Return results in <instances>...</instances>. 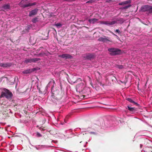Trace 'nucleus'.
I'll list each match as a JSON object with an SVG mask.
<instances>
[{
	"label": "nucleus",
	"instance_id": "nucleus-1",
	"mask_svg": "<svg viewBox=\"0 0 152 152\" xmlns=\"http://www.w3.org/2000/svg\"><path fill=\"white\" fill-rule=\"evenodd\" d=\"M51 92L52 94L51 98L53 101H56V100H60L62 98V92L58 89H55L54 86H53L52 88Z\"/></svg>",
	"mask_w": 152,
	"mask_h": 152
},
{
	"label": "nucleus",
	"instance_id": "nucleus-2",
	"mask_svg": "<svg viewBox=\"0 0 152 152\" xmlns=\"http://www.w3.org/2000/svg\"><path fill=\"white\" fill-rule=\"evenodd\" d=\"M12 96V93L6 88H4V91L1 93V96L2 97H5L7 99L11 98Z\"/></svg>",
	"mask_w": 152,
	"mask_h": 152
},
{
	"label": "nucleus",
	"instance_id": "nucleus-3",
	"mask_svg": "<svg viewBox=\"0 0 152 152\" xmlns=\"http://www.w3.org/2000/svg\"><path fill=\"white\" fill-rule=\"evenodd\" d=\"M27 1V0H22L19 3V5L21 7L23 8H25L28 7H31L34 5H35L37 4V3L36 2H34L32 3H28V4H25L26 3V2Z\"/></svg>",
	"mask_w": 152,
	"mask_h": 152
},
{
	"label": "nucleus",
	"instance_id": "nucleus-4",
	"mask_svg": "<svg viewBox=\"0 0 152 152\" xmlns=\"http://www.w3.org/2000/svg\"><path fill=\"white\" fill-rule=\"evenodd\" d=\"M108 51L110 52V54L111 56H115L120 54L121 53V50L119 49L111 48H109Z\"/></svg>",
	"mask_w": 152,
	"mask_h": 152
},
{
	"label": "nucleus",
	"instance_id": "nucleus-5",
	"mask_svg": "<svg viewBox=\"0 0 152 152\" xmlns=\"http://www.w3.org/2000/svg\"><path fill=\"white\" fill-rule=\"evenodd\" d=\"M84 87L85 86L83 83H81L80 84H78L76 86V91L77 92H81L83 91Z\"/></svg>",
	"mask_w": 152,
	"mask_h": 152
},
{
	"label": "nucleus",
	"instance_id": "nucleus-6",
	"mask_svg": "<svg viewBox=\"0 0 152 152\" xmlns=\"http://www.w3.org/2000/svg\"><path fill=\"white\" fill-rule=\"evenodd\" d=\"M40 60V59L39 58H27L26 59L24 62L26 64L28 63H31L32 62H36L39 61Z\"/></svg>",
	"mask_w": 152,
	"mask_h": 152
},
{
	"label": "nucleus",
	"instance_id": "nucleus-7",
	"mask_svg": "<svg viewBox=\"0 0 152 152\" xmlns=\"http://www.w3.org/2000/svg\"><path fill=\"white\" fill-rule=\"evenodd\" d=\"M117 23V21L115 20H113L112 21H102L101 22V23L105 24L107 25H114Z\"/></svg>",
	"mask_w": 152,
	"mask_h": 152
},
{
	"label": "nucleus",
	"instance_id": "nucleus-8",
	"mask_svg": "<svg viewBox=\"0 0 152 152\" xmlns=\"http://www.w3.org/2000/svg\"><path fill=\"white\" fill-rule=\"evenodd\" d=\"M38 9L37 8H35L31 11H30L28 14V16L29 17H32L34 15H35L37 14Z\"/></svg>",
	"mask_w": 152,
	"mask_h": 152
},
{
	"label": "nucleus",
	"instance_id": "nucleus-9",
	"mask_svg": "<svg viewBox=\"0 0 152 152\" xmlns=\"http://www.w3.org/2000/svg\"><path fill=\"white\" fill-rule=\"evenodd\" d=\"M94 55L92 54L88 53L84 56V58L86 59L91 60L94 57Z\"/></svg>",
	"mask_w": 152,
	"mask_h": 152
},
{
	"label": "nucleus",
	"instance_id": "nucleus-10",
	"mask_svg": "<svg viewBox=\"0 0 152 152\" xmlns=\"http://www.w3.org/2000/svg\"><path fill=\"white\" fill-rule=\"evenodd\" d=\"M59 56L60 57H61L63 58H65V59H71L73 58L72 56L71 55L67 54H63L62 55H59Z\"/></svg>",
	"mask_w": 152,
	"mask_h": 152
},
{
	"label": "nucleus",
	"instance_id": "nucleus-11",
	"mask_svg": "<svg viewBox=\"0 0 152 152\" xmlns=\"http://www.w3.org/2000/svg\"><path fill=\"white\" fill-rule=\"evenodd\" d=\"M109 39L110 38H107L105 36H104V37H100L98 39V40L99 41L102 42H107V41H109L111 42L112 41L110 40Z\"/></svg>",
	"mask_w": 152,
	"mask_h": 152
},
{
	"label": "nucleus",
	"instance_id": "nucleus-12",
	"mask_svg": "<svg viewBox=\"0 0 152 152\" xmlns=\"http://www.w3.org/2000/svg\"><path fill=\"white\" fill-rule=\"evenodd\" d=\"M12 65V64L11 63H0V66L3 67L4 68H6L10 67Z\"/></svg>",
	"mask_w": 152,
	"mask_h": 152
},
{
	"label": "nucleus",
	"instance_id": "nucleus-13",
	"mask_svg": "<svg viewBox=\"0 0 152 152\" xmlns=\"http://www.w3.org/2000/svg\"><path fill=\"white\" fill-rule=\"evenodd\" d=\"M149 6L145 5L142 6L141 8V10L142 11L145 12L147 11L148 12Z\"/></svg>",
	"mask_w": 152,
	"mask_h": 152
},
{
	"label": "nucleus",
	"instance_id": "nucleus-14",
	"mask_svg": "<svg viewBox=\"0 0 152 152\" xmlns=\"http://www.w3.org/2000/svg\"><path fill=\"white\" fill-rule=\"evenodd\" d=\"M98 20V19L96 18H91L88 20L89 22L90 23H92L93 24L94 23L96 22Z\"/></svg>",
	"mask_w": 152,
	"mask_h": 152
},
{
	"label": "nucleus",
	"instance_id": "nucleus-15",
	"mask_svg": "<svg viewBox=\"0 0 152 152\" xmlns=\"http://www.w3.org/2000/svg\"><path fill=\"white\" fill-rule=\"evenodd\" d=\"M126 99L127 101H128L131 102L132 103H133L135 104H136L137 105H138V104L137 103H136V102H134V101H133L131 98H127V99Z\"/></svg>",
	"mask_w": 152,
	"mask_h": 152
},
{
	"label": "nucleus",
	"instance_id": "nucleus-16",
	"mask_svg": "<svg viewBox=\"0 0 152 152\" xmlns=\"http://www.w3.org/2000/svg\"><path fill=\"white\" fill-rule=\"evenodd\" d=\"M130 3V1H125L122 2L121 3H120L118 4L120 5H122L126 4H127L129 3Z\"/></svg>",
	"mask_w": 152,
	"mask_h": 152
},
{
	"label": "nucleus",
	"instance_id": "nucleus-17",
	"mask_svg": "<svg viewBox=\"0 0 152 152\" xmlns=\"http://www.w3.org/2000/svg\"><path fill=\"white\" fill-rule=\"evenodd\" d=\"M32 72V71L30 69H27L23 71V74H27L30 73L31 72Z\"/></svg>",
	"mask_w": 152,
	"mask_h": 152
},
{
	"label": "nucleus",
	"instance_id": "nucleus-18",
	"mask_svg": "<svg viewBox=\"0 0 152 152\" xmlns=\"http://www.w3.org/2000/svg\"><path fill=\"white\" fill-rule=\"evenodd\" d=\"M3 8L5 10L9 9L10 8V5L8 4L5 5L3 6Z\"/></svg>",
	"mask_w": 152,
	"mask_h": 152
},
{
	"label": "nucleus",
	"instance_id": "nucleus-19",
	"mask_svg": "<svg viewBox=\"0 0 152 152\" xmlns=\"http://www.w3.org/2000/svg\"><path fill=\"white\" fill-rule=\"evenodd\" d=\"M148 13H152V6H149Z\"/></svg>",
	"mask_w": 152,
	"mask_h": 152
},
{
	"label": "nucleus",
	"instance_id": "nucleus-20",
	"mask_svg": "<svg viewBox=\"0 0 152 152\" xmlns=\"http://www.w3.org/2000/svg\"><path fill=\"white\" fill-rule=\"evenodd\" d=\"M31 20L32 22L33 23H36L38 21V18H34L32 20Z\"/></svg>",
	"mask_w": 152,
	"mask_h": 152
},
{
	"label": "nucleus",
	"instance_id": "nucleus-21",
	"mask_svg": "<svg viewBox=\"0 0 152 152\" xmlns=\"http://www.w3.org/2000/svg\"><path fill=\"white\" fill-rule=\"evenodd\" d=\"M116 68L119 69H121L123 68V66L122 65H117L116 66Z\"/></svg>",
	"mask_w": 152,
	"mask_h": 152
},
{
	"label": "nucleus",
	"instance_id": "nucleus-22",
	"mask_svg": "<svg viewBox=\"0 0 152 152\" xmlns=\"http://www.w3.org/2000/svg\"><path fill=\"white\" fill-rule=\"evenodd\" d=\"M128 108V109L131 111L133 112L135 111L133 107H130L129 106H128L127 107Z\"/></svg>",
	"mask_w": 152,
	"mask_h": 152
},
{
	"label": "nucleus",
	"instance_id": "nucleus-23",
	"mask_svg": "<svg viewBox=\"0 0 152 152\" xmlns=\"http://www.w3.org/2000/svg\"><path fill=\"white\" fill-rule=\"evenodd\" d=\"M31 28V26H28L26 27L25 29L26 30L28 31Z\"/></svg>",
	"mask_w": 152,
	"mask_h": 152
},
{
	"label": "nucleus",
	"instance_id": "nucleus-24",
	"mask_svg": "<svg viewBox=\"0 0 152 152\" xmlns=\"http://www.w3.org/2000/svg\"><path fill=\"white\" fill-rule=\"evenodd\" d=\"M115 31L118 33V34H121V32L119 29H117Z\"/></svg>",
	"mask_w": 152,
	"mask_h": 152
},
{
	"label": "nucleus",
	"instance_id": "nucleus-25",
	"mask_svg": "<svg viewBox=\"0 0 152 152\" xmlns=\"http://www.w3.org/2000/svg\"><path fill=\"white\" fill-rule=\"evenodd\" d=\"M64 1H66L68 2H71L72 1H75L76 0H63Z\"/></svg>",
	"mask_w": 152,
	"mask_h": 152
},
{
	"label": "nucleus",
	"instance_id": "nucleus-26",
	"mask_svg": "<svg viewBox=\"0 0 152 152\" xmlns=\"http://www.w3.org/2000/svg\"><path fill=\"white\" fill-rule=\"evenodd\" d=\"M55 26H56L58 27L59 26H61V24L60 23H57V24H55Z\"/></svg>",
	"mask_w": 152,
	"mask_h": 152
},
{
	"label": "nucleus",
	"instance_id": "nucleus-27",
	"mask_svg": "<svg viewBox=\"0 0 152 152\" xmlns=\"http://www.w3.org/2000/svg\"><path fill=\"white\" fill-rule=\"evenodd\" d=\"M89 133L91 134L96 135V133L95 132H90Z\"/></svg>",
	"mask_w": 152,
	"mask_h": 152
},
{
	"label": "nucleus",
	"instance_id": "nucleus-28",
	"mask_svg": "<svg viewBox=\"0 0 152 152\" xmlns=\"http://www.w3.org/2000/svg\"><path fill=\"white\" fill-rule=\"evenodd\" d=\"M130 6V5H128V6H126L125 7H124L123 8V9H128Z\"/></svg>",
	"mask_w": 152,
	"mask_h": 152
},
{
	"label": "nucleus",
	"instance_id": "nucleus-29",
	"mask_svg": "<svg viewBox=\"0 0 152 152\" xmlns=\"http://www.w3.org/2000/svg\"><path fill=\"white\" fill-rule=\"evenodd\" d=\"M37 135L38 137H40L42 136V135L39 132H37Z\"/></svg>",
	"mask_w": 152,
	"mask_h": 152
},
{
	"label": "nucleus",
	"instance_id": "nucleus-30",
	"mask_svg": "<svg viewBox=\"0 0 152 152\" xmlns=\"http://www.w3.org/2000/svg\"><path fill=\"white\" fill-rule=\"evenodd\" d=\"M82 142H80V144L79 145L80 146V147H85V145H81V143H82Z\"/></svg>",
	"mask_w": 152,
	"mask_h": 152
},
{
	"label": "nucleus",
	"instance_id": "nucleus-31",
	"mask_svg": "<svg viewBox=\"0 0 152 152\" xmlns=\"http://www.w3.org/2000/svg\"><path fill=\"white\" fill-rule=\"evenodd\" d=\"M64 75H66V77L67 78H68V75H67L66 73H65V72H64Z\"/></svg>",
	"mask_w": 152,
	"mask_h": 152
},
{
	"label": "nucleus",
	"instance_id": "nucleus-32",
	"mask_svg": "<svg viewBox=\"0 0 152 152\" xmlns=\"http://www.w3.org/2000/svg\"><path fill=\"white\" fill-rule=\"evenodd\" d=\"M115 1L114 0H107V2H110L112 1Z\"/></svg>",
	"mask_w": 152,
	"mask_h": 152
},
{
	"label": "nucleus",
	"instance_id": "nucleus-33",
	"mask_svg": "<svg viewBox=\"0 0 152 152\" xmlns=\"http://www.w3.org/2000/svg\"><path fill=\"white\" fill-rule=\"evenodd\" d=\"M92 2V1H87L86 2V3H91Z\"/></svg>",
	"mask_w": 152,
	"mask_h": 152
},
{
	"label": "nucleus",
	"instance_id": "nucleus-34",
	"mask_svg": "<svg viewBox=\"0 0 152 152\" xmlns=\"http://www.w3.org/2000/svg\"><path fill=\"white\" fill-rule=\"evenodd\" d=\"M45 128H43L41 129V131H45Z\"/></svg>",
	"mask_w": 152,
	"mask_h": 152
},
{
	"label": "nucleus",
	"instance_id": "nucleus-35",
	"mask_svg": "<svg viewBox=\"0 0 152 152\" xmlns=\"http://www.w3.org/2000/svg\"><path fill=\"white\" fill-rule=\"evenodd\" d=\"M77 80H80V81H81V79L80 78H79L78 79H77Z\"/></svg>",
	"mask_w": 152,
	"mask_h": 152
},
{
	"label": "nucleus",
	"instance_id": "nucleus-36",
	"mask_svg": "<svg viewBox=\"0 0 152 152\" xmlns=\"http://www.w3.org/2000/svg\"><path fill=\"white\" fill-rule=\"evenodd\" d=\"M112 34L114 35V36H115L116 35V34H114V33H113V32H112L111 33Z\"/></svg>",
	"mask_w": 152,
	"mask_h": 152
},
{
	"label": "nucleus",
	"instance_id": "nucleus-37",
	"mask_svg": "<svg viewBox=\"0 0 152 152\" xmlns=\"http://www.w3.org/2000/svg\"><path fill=\"white\" fill-rule=\"evenodd\" d=\"M42 127H40L39 128V129L40 130H41V129H42Z\"/></svg>",
	"mask_w": 152,
	"mask_h": 152
},
{
	"label": "nucleus",
	"instance_id": "nucleus-38",
	"mask_svg": "<svg viewBox=\"0 0 152 152\" xmlns=\"http://www.w3.org/2000/svg\"><path fill=\"white\" fill-rule=\"evenodd\" d=\"M115 36L118 39V38H119L116 35Z\"/></svg>",
	"mask_w": 152,
	"mask_h": 152
},
{
	"label": "nucleus",
	"instance_id": "nucleus-39",
	"mask_svg": "<svg viewBox=\"0 0 152 152\" xmlns=\"http://www.w3.org/2000/svg\"><path fill=\"white\" fill-rule=\"evenodd\" d=\"M115 36L118 39V38H119L116 35Z\"/></svg>",
	"mask_w": 152,
	"mask_h": 152
},
{
	"label": "nucleus",
	"instance_id": "nucleus-40",
	"mask_svg": "<svg viewBox=\"0 0 152 152\" xmlns=\"http://www.w3.org/2000/svg\"><path fill=\"white\" fill-rule=\"evenodd\" d=\"M55 82L54 81H53V84L54 85V84H55Z\"/></svg>",
	"mask_w": 152,
	"mask_h": 152
},
{
	"label": "nucleus",
	"instance_id": "nucleus-41",
	"mask_svg": "<svg viewBox=\"0 0 152 152\" xmlns=\"http://www.w3.org/2000/svg\"><path fill=\"white\" fill-rule=\"evenodd\" d=\"M37 127H38L39 126H37Z\"/></svg>",
	"mask_w": 152,
	"mask_h": 152
}]
</instances>
